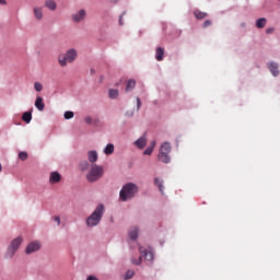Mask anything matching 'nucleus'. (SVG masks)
<instances>
[{"label": "nucleus", "mask_w": 280, "mask_h": 280, "mask_svg": "<svg viewBox=\"0 0 280 280\" xmlns=\"http://www.w3.org/2000/svg\"><path fill=\"white\" fill-rule=\"evenodd\" d=\"M137 194H139V186L132 183H128L122 186L120 190V200H122L124 202H126L127 200H132V198H135Z\"/></svg>", "instance_id": "f257e3e1"}, {"label": "nucleus", "mask_w": 280, "mask_h": 280, "mask_svg": "<svg viewBox=\"0 0 280 280\" xmlns=\"http://www.w3.org/2000/svg\"><path fill=\"white\" fill-rule=\"evenodd\" d=\"M104 205L100 203L95 210L92 212V214L86 219V226H90V229H93V226H97L100 222H102V218L104 217Z\"/></svg>", "instance_id": "f03ea898"}, {"label": "nucleus", "mask_w": 280, "mask_h": 280, "mask_svg": "<svg viewBox=\"0 0 280 280\" xmlns=\"http://www.w3.org/2000/svg\"><path fill=\"white\" fill-rule=\"evenodd\" d=\"M78 58V50L71 48L67 50L66 54L59 55L58 62L60 67H67V65H71V62H75V59Z\"/></svg>", "instance_id": "7ed1b4c3"}, {"label": "nucleus", "mask_w": 280, "mask_h": 280, "mask_svg": "<svg viewBox=\"0 0 280 280\" xmlns=\"http://www.w3.org/2000/svg\"><path fill=\"white\" fill-rule=\"evenodd\" d=\"M102 176H104V167L94 164L86 174V179L89 183H96Z\"/></svg>", "instance_id": "20e7f679"}, {"label": "nucleus", "mask_w": 280, "mask_h": 280, "mask_svg": "<svg viewBox=\"0 0 280 280\" xmlns=\"http://www.w3.org/2000/svg\"><path fill=\"white\" fill-rule=\"evenodd\" d=\"M170 152H172V144H170V142L162 143L158 154L159 161H161V163H170V161H172L170 158Z\"/></svg>", "instance_id": "39448f33"}, {"label": "nucleus", "mask_w": 280, "mask_h": 280, "mask_svg": "<svg viewBox=\"0 0 280 280\" xmlns=\"http://www.w3.org/2000/svg\"><path fill=\"white\" fill-rule=\"evenodd\" d=\"M21 244H23V238L21 236L14 238L7 249V253L4 256L5 259H12V257H14V255H16V250H19Z\"/></svg>", "instance_id": "423d86ee"}, {"label": "nucleus", "mask_w": 280, "mask_h": 280, "mask_svg": "<svg viewBox=\"0 0 280 280\" xmlns=\"http://www.w3.org/2000/svg\"><path fill=\"white\" fill-rule=\"evenodd\" d=\"M140 250V257L138 258V260L132 259V264H135L136 266H141V261L144 257V259H147V261H152V259H154V254H152L151 250L145 249L144 247H139Z\"/></svg>", "instance_id": "0eeeda50"}, {"label": "nucleus", "mask_w": 280, "mask_h": 280, "mask_svg": "<svg viewBox=\"0 0 280 280\" xmlns=\"http://www.w3.org/2000/svg\"><path fill=\"white\" fill-rule=\"evenodd\" d=\"M71 19L74 23H81V21L86 19V10L81 9L79 12L72 14Z\"/></svg>", "instance_id": "6e6552de"}, {"label": "nucleus", "mask_w": 280, "mask_h": 280, "mask_svg": "<svg viewBox=\"0 0 280 280\" xmlns=\"http://www.w3.org/2000/svg\"><path fill=\"white\" fill-rule=\"evenodd\" d=\"M267 68L270 71V73L273 75V78L279 77V63L275 61H270L267 63Z\"/></svg>", "instance_id": "1a4fd4ad"}, {"label": "nucleus", "mask_w": 280, "mask_h": 280, "mask_svg": "<svg viewBox=\"0 0 280 280\" xmlns=\"http://www.w3.org/2000/svg\"><path fill=\"white\" fill-rule=\"evenodd\" d=\"M36 250H40V243L32 242L26 247V255H32V253H36Z\"/></svg>", "instance_id": "9d476101"}, {"label": "nucleus", "mask_w": 280, "mask_h": 280, "mask_svg": "<svg viewBox=\"0 0 280 280\" xmlns=\"http://www.w3.org/2000/svg\"><path fill=\"white\" fill-rule=\"evenodd\" d=\"M33 12L37 21H43V7H35Z\"/></svg>", "instance_id": "9b49d317"}, {"label": "nucleus", "mask_w": 280, "mask_h": 280, "mask_svg": "<svg viewBox=\"0 0 280 280\" xmlns=\"http://www.w3.org/2000/svg\"><path fill=\"white\" fill-rule=\"evenodd\" d=\"M35 107L37 108V110H45V103L43 102V97L37 96L36 101H35Z\"/></svg>", "instance_id": "f8f14e48"}, {"label": "nucleus", "mask_w": 280, "mask_h": 280, "mask_svg": "<svg viewBox=\"0 0 280 280\" xmlns=\"http://www.w3.org/2000/svg\"><path fill=\"white\" fill-rule=\"evenodd\" d=\"M62 176H60V173L58 172H52L50 174L49 180L50 183L54 185L56 183H58L59 180H61Z\"/></svg>", "instance_id": "ddd939ff"}, {"label": "nucleus", "mask_w": 280, "mask_h": 280, "mask_svg": "<svg viewBox=\"0 0 280 280\" xmlns=\"http://www.w3.org/2000/svg\"><path fill=\"white\" fill-rule=\"evenodd\" d=\"M163 56H165V50L162 47H158L155 50V60L161 62V60H163Z\"/></svg>", "instance_id": "4468645a"}, {"label": "nucleus", "mask_w": 280, "mask_h": 280, "mask_svg": "<svg viewBox=\"0 0 280 280\" xmlns=\"http://www.w3.org/2000/svg\"><path fill=\"white\" fill-rule=\"evenodd\" d=\"M194 14H195V18L198 20V21H202V19H207L209 16L208 13L206 12H202L200 10H195L194 11Z\"/></svg>", "instance_id": "2eb2a0df"}, {"label": "nucleus", "mask_w": 280, "mask_h": 280, "mask_svg": "<svg viewBox=\"0 0 280 280\" xmlns=\"http://www.w3.org/2000/svg\"><path fill=\"white\" fill-rule=\"evenodd\" d=\"M147 143H148V140L145 139V137H141V138H139V139L135 142V144L137 145V148H140V149L145 148Z\"/></svg>", "instance_id": "dca6fc26"}, {"label": "nucleus", "mask_w": 280, "mask_h": 280, "mask_svg": "<svg viewBox=\"0 0 280 280\" xmlns=\"http://www.w3.org/2000/svg\"><path fill=\"white\" fill-rule=\"evenodd\" d=\"M88 159H89L90 163H95L97 161V152L89 151Z\"/></svg>", "instance_id": "f3484780"}, {"label": "nucleus", "mask_w": 280, "mask_h": 280, "mask_svg": "<svg viewBox=\"0 0 280 280\" xmlns=\"http://www.w3.org/2000/svg\"><path fill=\"white\" fill-rule=\"evenodd\" d=\"M129 237L130 240H137V237H139V228H132L129 231Z\"/></svg>", "instance_id": "a211bd4d"}, {"label": "nucleus", "mask_w": 280, "mask_h": 280, "mask_svg": "<svg viewBox=\"0 0 280 280\" xmlns=\"http://www.w3.org/2000/svg\"><path fill=\"white\" fill-rule=\"evenodd\" d=\"M45 5L48 8V10H56V8H58V5L56 4V1L54 0H46L45 1Z\"/></svg>", "instance_id": "6ab92c4d"}, {"label": "nucleus", "mask_w": 280, "mask_h": 280, "mask_svg": "<svg viewBox=\"0 0 280 280\" xmlns=\"http://www.w3.org/2000/svg\"><path fill=\"white\" fill-rule=\"evenodd\" d=\"M256 27H258V30H264V27H266V18H260L256 21Z\"/></svg>", "instance_id": "aec40b11"}, {"label": "nucleus", "mask_w": 280, "mask_h": 280, "mask_svg": "<svg viewBox=\"0 0 280 280\" xmlns=\"http://www.w3.org/2000/svg\"><path fill=\"white\" fill-rule=\"evenodd\" d=\"M115 152V145L113 143H109L104 149V154L110 155Z\"/></svg>", "instance_id": "412c9836"}, {"label": "nucleus", "mask_w": 280, "mask_h": 280, "mask_svg": "<svg viewBox=\"0 0 280 280\" xmlns=\"http://www.w3.org/2000/svg\"><path fill=\"white\" fill-rule=\"evenodd\" d=\"M156 147V141H152L151 142V147L147 148L144 150V154L150 156V154H152V152H154V148Z\"/></svg>", "instance_id": "4be33fe9"}, {"label": "nucleus", "mask_w": 280, "mask_h": 280, "mask_svg": "<svg viewBox=\"0 0 280 280\" xmlns=\"http://www.w3.org/2000/svg\"><path fill=\"white\" fill-rule=\"evenodd\" d=\"M135 86H137V81H135L132 79L129 80L126 85V92L128 93V91H132V89H135Z\"/></svg>", "instance_id": "5701e85b"}, {"label": "nucleus", "mask_w": 280, "mask_h": 280, "mask_svg": "<svg viewBox=\"0 0 280 280\" xmlns=\"http://www.w3.org/2000/svg\"><path fill=\"white\" fill-rule=\"evenodd\" d=\"M22 119L25 121V124H30V121H32V112H25L22 115Z\"/></svg>", "instance_id": "b1692460"}, {"label": "nucleus", "mask_w": 280, "mask_h": 280, "mask_svg": "<svg viewBox=\"0 0 280 280\" xmlns=\"http://www.w3.org/2000/svg\"><path fill=\"white\" fill-rule=\"evenodd\" d=\"M108 95L110 100H116V97H119V91L112 89L109 90Z\"/></svg>", "instance_id": "393cba45"}, {"label": "nucleus", "mask_w": 280, "mask_h": 280, "mask_svg": "<svg viewBox=\"0 0 280 280\" xmlns=\"http://www.w3.org/2000/svg\"><path fill=\"white\" fill-rule=\"evenodd\" d=\"M154 184L156 185V187H159L161 194H163V180L159 179V177H155Z\"/></svg>", "instance_id": "a878e982"}, {"label": "nucleus", "mask_w": 280, "mask_h": 280, "mask_svg": "<svg viewBox=\"0 0 280 280\" xmlns=\"http://www.w3.org/2000/svg\"><path fill=\"white\" fill-rule=\"evenodd\" d=\"M89 166H90V164H89L88 161H83V162L80 163V170L82 172H86V170H89Z\"/></svg>", "instance_id": "bb28decb"}, {"label": "nucleus", "mask_w": 280, "mask_h": 280, "mask_svg": "<svg viewBox=\"0 0 280 280\" xmlns=\"http://www.w3.org/2000/svg\"><path fill=\"white\" fill-rule=\"evenodd\" d=\"M132 277H135V270H128L125 275V279H132Z\"/></svg>", "instance_id": "cd10ccee"}, {"label": "nucleus", "mask_w": 280, "mask_h": 280, "mask_svg": "<svg viewBox=\"0 0 280 280\" xmlns=\"http://www.w3.org/2000/svg\"><path fill=\"white\" fill-rule=\"evenodd\" d=\"M34 89H35V91H37V92L43 91V83H40V82H35V83H34Z\"/></svg>", "instance_id": "c85d7f7f"}, {"label": "nucleus", "mask_w": 280, "mask_h": 280, "mask_svg": "<svg viewBox=\"0 0 280 280\" xmlns=\"http://www.w3.org/2000/svg\"><path fill=\"white\" fill-rule=\"evenodd\" d=\"M19 159L21 161H27V153L26 152H20L19 153Z\"/></svg>", "instance_id": "c756f323"}, {"label": "nucleus", "mask_w": 280, "mask_h": 280, "mask_svg": "<svg viewBox=\"0 0 280 280\" xmlns=\"http://www.w3.org/2000/svg\"><path fill=\"white\" fill-rule=\"evenodd\" d=\"M73 115H74L73 112H66L63 117L65 119H73Z\"/></svg>", "instance_id": "7c9ffc66"}, {"label": "nucleus", "mask_w": 280, "mask_h": 280, "mask_svg": "<svg viewBox=\"0 0 280 280\" xmlns=\"http://www.w3.org/2000/svg\"><path fill=\"white\" fill-rule=\"evenodd\" d=\"M212 24H213V22H211V20H206L203 22V27H211Z\"/></svg>", "instance_id": "2f4dec72"}, {"label": "nucleus", "mask_w": 280, "mask_h": 280, "mask_svg": "<svg viewBox=\"0 0 280 280\" xmlns=\"http://www.w3.org/2000/svg\"><path fill=\"white\" fill-rule=\"evenodd\" d=\"M85 124H93V118L91 116L85 117Z\"/></svg>", "instance_id": "473e14b6"}, {"label": "nucleus", "mask_w": 280, "mask_h": 280, "mask_svg": "<svg viewBox=\"0 0 280 280\" xmlns=\"http://www.w3.org/2000/svg\"><path fill=\"white\" fill-rule=\"evenodd\" d=\"M124 14H126V12H122V14L119 18V24L124 25Z\"/></svg>", "instance_id": "72a5a7b5"}, {"label": "nucleus", "mask_w": 280, "mask_h": 280, "mask_svg": "<svg viewBox=\"0 0 280 280\" xmlns=\"http://www.w3.org/2000/svg\"><path fill=\"white\" fill-rule=\"evenodd\" d=\"M52 220L57 222L58 226H60V217H54Z\"/></svg>", "instance_id": "f704fd0d"}, {"label": "nucleus", "mask_w": 280, "mask_h": 280, "mask_svg": "<svg viewBox=\"0 0 280 280\" xmlns=\"http://www.w3.org/2000/svg\"><path fill=\"white\" fill-rule=\"evenodd\" d=\"M137 108L139 110V108H141V98H137Z\"/></svg>", "instance_id": "c9c22d12"}, {"label": "nucleus", "mask_w": 280, "mask_h": 280, "mask_svg": "<svg viewBox=\"0 0 280 280\" xmlns=\"http://www.w3.org/2000/svg\"><path fill=\"white\" fill-rule=\"evenodd\" d=\"M273 32H275V28H267V30H266V33H267V34H272Z\"/></svg>", "instance_id": "e433bc0d"}, {"label": "nucleus", "mask_w": 280, "mask_h": 280, "mask_svg": "<svg viewBox=\"0 0 280 280\" xmlns=\"http://www.w3.org/2000/svg\"><path fill=\"white\" fill-rule=\"evenodd\" d=\"M8 2L5 0H0V5H5Z\"/></svg>", "instance_id": "4c0bfd02"}, {"label": "nucleus", "mask_w": 280, "mask_h": 280, "mask_svg": "<svg viewBox=\"0 0 280 280\" xmlns=\"http://www.w3.org/2000/svg\"><path fill=\"white\" fill-rule=\"evenodd\" d=\"M112 3H117L119 0H110Z\"/></svg>", "instance_id": "58836bf2"}]
</instances>
